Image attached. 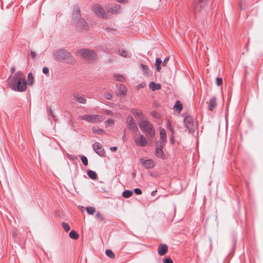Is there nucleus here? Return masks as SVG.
<instances>
[{
	"label": "nucleus",
	"instance_id": "6e6d98bb",
	"mask_svg": "<svg viewBox=\"0 0 263 263\" xmlns=\"http://www.w3.org/2000/svg\"><path fill=\"white\" fill-rule=\"evenodd\" d=\"M156 114H157V113H156V111H152V112H151V115H152L153 117H155V118H157V117H156Z\"/></svg>",
	"mask_w": 263,
	"mask_h": 263
},
{
	"label": "nucleus",
	"instance_id": "0e129e2a",
	"mask_svg": "<svg viewBox=\"0 0 263 263\" xmlns=\"http://www.w3.org/2000/svg\"><path fill=\"white\" fill-rule=\"evenodd\" d=\"M33 55H34V58H35V53H34H34H33Z\"/></svg>",
	"mask_w": 263,
	"mask_h": 263
},
{
	"label": "nucleus",
	"instance_id": "e433bc0d",
	"mask_svg": "<svg viewBox=\"0 0 263 263\" xmlns=\"http://www.w3.org/2000/svg\"><path fill=\"white\" fill-rule=\"evenodd\" d=\"M165 144H162V143H161V142H160V143L157 144V145H156V147L155 151H157V150H163V145H165Z\"/></svg>",
	"mask_w": 263,
	"mask_h": 263
},
{
	"label": "nucleus",
	"instance_id": "bf43d9fd",
	"mask_svg": "<svg viewBox=\"0 0 263 263\" xmlns=\"http://www.w3.org/2000/svg\"><path fill=\"white\" fill-rule=\"evenodd\" d=\"M238 4H239V7H240V8L241 9H244L245 8V7H242V3H239Z\"/></svg>",
	"mask_w": 263,
	"mask_h": 263
},
{
	"label": "nucleus",
	"instance_id": "69168bd1",
	"mask_svg": "<svg viewBox=\"0 0 263 263\" xmlns=\"http://www.w3.org/2000/svg\"><path fill=\"white\" fill-rule=\"evenodd\" d=\"M245 70L246 71V69H247V66H245Z\"/></svg>",
	"mask_w": 263,
	"mask_h": 263
},
{
	"label": "nucleus",
	"instance_id": "f3484780",
	"mask_svg": "<svg viewBox=\"0 0 263 263\" xmlns=\"http://www.w3.org/2000/svg\"><path fill=\"white\" fill-rule=\"evenodd\" d=\"M217 105L216 98L213 97L209 101L208 109L210 111H213V109L216 107Z\"/></svg>",
	"mask_w": 263,
	"mask_h": 263
},
{
	"label": "nucleus",
	"instance_id": "6ab92c4d",
	"mask_svg": "<svg viewBox=\"0 0 263 263\" xmlns=\"http://www.w3.org/2000/svg\"><path fill=\"white\" fill-rule=\"evenodd\" d=\"M73 97L76 99V100L80 103L85 104L86 102V99L85 98L80 96L77 93H74L73 94Z\"/></svg>",
	"mask_w": 263,
	"mask_h": 263
},
{
	"label": "nucleus",
	"instance_id": "72a5a7b5",
	"mask_svg": "<svg viewBox=\"0 0 263 263\" xmlns=\"http://www.w3.org/2000/svg\"><path fill=\"white\" fill-rule=\"evenodd\" d=\"M114 77L116 81L119 82H123L124 78V77L121 74H116L114 76Z\"/></svg>",
	"mask_w": 263,
	"mask_h": 263
},
{
	"label": "nucleus",
	"instance_id": "c756f323",
	"mask_svg": "<svg viewBox=\"0 0 263 263\" xmlns=\"http://www.w3.org/2000/svg\"><path fill=\"white\" fill-rule=\"evenodd\" d=\"M118 89L120 91V94L122 95H125L126 93V89L124 85L120 84L118 87Z\"/></svg>",
	"mask_w": 263,
	"mask_h": 263
},
{
	"label": "nucleus",
	"instance_id": "f257e3e1",
	"mask_svg": "<svg viewBox=\"0 0 263 263\" xmlns=\"http://www.w3.org/2000/svg\"><path fill=\"white\" fill-rule=\"evenodd\" d=\"M9 87L14 91L22 92L27 88L25 76L21 71H18L8 79Z\"/></svg>",
	"mask_w": 263,
	"mask_h": 263
},
{
	"label": "nucleus",
	"instance_id": "7c9ffc66",
	"mask_svg": "<svg viewBox=\"0 0 263 263\" xmlns=\"http://www.w3.org/2000/svg\"><path fill=\"white\" fill-rule=\"evenodd\" d=\"M105 254L108 257H109L111 259H114L115 258V255L111 250H109V249L106 250Z\"/></svg>",
	"mask_w": 263,
	"mask_h": 263
},
{
	"label": "nucleus",
	"instance_id": "cd10ccee",
	"mask_svg": "<svg viewBox=\"0 0 263 263\" xmlns=\"http://www.w3.org/2000/svg\"><path fill=\"white\" fill-rule=\"evenodd\" d=\"M92 130L93 133L99 135H102L105 133L104 130H103L102 129L96 127H92Z\"/></svg>",
	"mask_w": 263,
	"mask_h": 263
},
{
	"label": "nucleus",
	"instance_id": "9d476101",
	"mask_svg": "<svg viewBox=\"0 0 263 263\" xmlns=\"http://www.w3.org/2000/svg\"><path fill=\"white\" fill-rule=\"evenodd\" d=\"M93 149L94 151L100 156H105V151L102 144L99 142H96L93 144Z\"/></svg>",
	"mask_w": 263,
	"mask_h": 263
},
{
	"label": "nucleus",
	"instance_id": "6e6552de",
	"mask_svg": "<svg viewBox=\"0 0 263 263\" xmlns=\"http://www.w3.org/2000/svg\"><path fill=\"white\" fill-rule=\"evenodd\" d=\"M126 122L127 127L130 130L134 133H136L138 131L137 125L132 116L129 115L127 117Z\"/></svg>",
	"mask_w": 263,
	"mask_h": 263
},
{
	"label": "nucleus",
	"instance_id": "f704fd0d",
	"mask_svg": "<svg viewBox=\"0 0 263 263\" xmlns=\"http://www.w3.org/2000/svg\"><path fill=\"white\" fill-rule=\"evenodd\" d=\"M96 217L100 221H103L104 220V218L103 215H102V214L99 211H97L96 212Z\"/></svg>",
	"mask_w": 263,
	"mask_h": 263
},
{
	"label": "nucleus",
	"instance_id": "423d86ee",
	"mask_svg": "<svg viewBox=\"0 0 263 263\" xmlns=\"http://www.w3.org/2000/svg\"><path fill=\"white\" fill-rule=\"evenodd\" d=\"M183 123L185 128L188 130L190 134L195 133L194 122L193 118L191 116H187L184 118Z\"/></svg>",
	"mask_w": 263,
	"mask_h": 263
},
{
	"label": "nucleus",
	"instance_id": "f03ea898",
	"mask_svg": "<svg viewBox=\"0 0 263 263\" xmlns=\"http://www.w3.org/2000/svg\"><path fill=\"white\" fill-rule=\"evenodd\" d=\"M72 22L79 31H87L89 29V27L88 23L81 17V10L77 5H74L73 7Z\"/></svg>",
	"mask_w": 263,
	"mask_h": 263
},
{
	"label": "nucleus",
	"instance_id": "680f3d73",
	"mask_svg": "<svg viewBox=\"0 0 263 263\" xmlns=\"http://www.w3.org/2000/svg\"><path fill=\"white\" fill-rule=\"evenodd\" d=\"M30 56L31 57V58H33V51H30Z\"/></svg>",
	"mask_w": 263,
	"mask_h": 263
},
{
	"label": "nucleus",
	"instance_id": "4c0bfd02",
	"mask_svg": "<svg viewBox=\"0 0 263 263\" xmlns=\"http://www.w3.org/2000/svg\"><path fill=\"white\" fill-rule=\"evenodd\" d=\"M216 84L218 86H220L222 84V79L220 77H217L216 80Z\"/></svg>",
	"mask_w": 263,
	"mask_h": 263
},
{
	"label": "nucleus",
	"instance_id": "a211bd4d",
	"mask_svg": "<svg viewBox=\"0 0 263 263\" xmlns=\"http://www.w3.org/2000/svg\"><path fill=\"white\" fill-rule=\"evenodd\" d=\"M160 136L161 143H162V144H166L167 141V137L166 131L164 128H161L160 130Z\"/></svg>",
	"mask_w": 263,
	"mask_h": 263
},
{
	"label": "nucleus",
	"instance_id": "4d7b16f0",
	"mask_svg": "<svg viewBox=\"0 0 263 263\" xmlns=\"http://www.w3.org/2000/svg\"><path fill=\"white\" fill-rule=\"evenodd\" d=\"M157 193V191L156 190H155V191H153L152 193H151V195L152 196H154L156 195Z\"/></svg>",
	"mask_w": 263,
	"mask_h": 263
},
{
	"label": "nucleus",
	"instance_id": "58836bf2",
	"mask_svg": "<svg viewBox=\"0 0 263 263\" xmlns=\"http://www.w3.org/2000/svg\"><path fill=\"white\" fill-rule=\"evenodd\" d=\"M141 67L142 68V70L144 72H145L146 73H147L148 72V67L147 65H144V64H141Z\"/></svg>",
	"mask_w": 263,
	"mask_h": 263
},
{
	"label": "nucleus",
	"instance_id": "e2e57ef3",
	"mask_svg": "<svg viewBox=\"0 0 263 263\" xmlns=\"http://www.w3.org/2000/svg\"><path fill=\"white\" fill-rule=\"evenodd\" d=\"M236 241H235L234 242V248H235V246H236Z\"/></svg>",
	"mask_w": 263,
	"mask_h": 263
},
{
	"label": "nucleus",
	"instance_id": "2f4dec72",
	"mask_svg": "<svg viewBox=\"0 0 263 263\" xmlns=\"http://www.w3.org/2000/svg\"><path fill=\"white\" fill-rule=\"evenodd\" d=\"M87 213L89 215H93L96 212V209L93 206H87L86 209Z\"/></svg>",
	"mask_w": 263,
	"mask_h": 263
},
{
	"label": "nucleus",
	"instance_id": "49530a36",
	"mask_svg": "<svg viewBox=\"0 0 263 263\" xmlns=\"http://www.w3.org/2000/svg\"><path fill=\"white\" fill-rule=\"evenodd\" d=\"M169 57H166L164 60H163V62H162V66H165L166 65L168 61H169Z\"/></svg>",
	"mask_w": 263,
	"mask_h": 263
},
{
	"label": "nucleus",
	"instance_id": "3c124183",
	"mask_svg": "<svg viewBox=\"0 0 263 263\" xmlns=\"http://www.w3.org/2000/svg\"><path fill=\"white\" fill-rule=\"evenodd\" d=\"M126 131L125 129H124L123 130V136L122 137V140L123 142H125L126 141Z\"/></svg>",
	"mask_w": 263,
	"mask_h": 263
},
{
	"label": "nucleus",
	"instance_id": "c9c22d12",
	"mask_svg": "<svg viewBox=\"0 0 263 263\" xmlns=\"http://www.w3.org/2000/svg\"><path fill=\"white\" fill-rule=\"evenodd\" d=\"M81 159L82 163H83V164L85 166H86L88 165V159L85 156H84V155L81 156Z\"/></svg>",
	"mask_w": 263,
	"mask_h": 263
},
{
	"label": "nucleus",
	"instance_id": "13d9d810",
	"mask_svg": "<svg viewBox=\"0 0 263 263\" xmlns=\"http://www.w3.org/2000/svg\"><path fill=\"white\" fill-rule=\"evenodd\" d=\"M151 176L154 177H157V175L155 173H151Z\"/></svg>",
	"mask_w": 263,
	"mask_h": 263
},
{
	"label": "nucleus",
	"instance_id": "4468645a",
	"mask_svg": "<svg viewBox=\"0 0 263 263\" xmlns=\"http://www.w3.org/2000/svg\"><path fill=\"white\" fill-rule=\"evenodd\" d=\"M168 251L167 246L164 243H161L158 248V253L160 256L164 255Z\"/></svg>",
	"mask_w": 263,
	"mask_h": 263
},
{
	"label": "nucleus",
	"instance_id": "9b49d317",
	"mask_svg": "<svg viewBox=\"0 0 263 263\" xmlns=\"http://www.w3.org/2000/svg\"><path fill=\"white\" fill-rule=\"evenodd\" d=\"M92 11L98 16L104 18L105 16L104 9L99 4H96L92 7Z\"/></svg>",
	"mask_w": 263,
	"mask_h": 263
},
{
	"label": "nucleus",
	"instance_id": "393cba45",
	"mask_svg": "<svg viewBox=\"0 0 263 263\" xmlns=\"http://www.w3.org/2000/svg\"><path fill=\"white\" fill-rule=\"evenodd\" d=\"M155 155L161 159H165V156L163 150L155 151Z\"/></svg>",
	"mask_w": 263,
	"mask_h": 263
},
{
	"label": "nucleus",
	"instance_id": "aec40b11",
	"mask_svg": "<svg viewBox=\"0 0 263 263\" xmlns=\"http://www.w3.org/2000/svg\"><path fill=\"white\" fill-rule=\"evenodd\" d=\"M149 87L152 89V90L155 91L161 88V85L159 83L151 82L149 84Z\"/></svg>",
	"mask_w": 263,
	"mask_h": 263
},
{
	"label": "nucleus",
	"instance_id": "412c9836",
	"mask_svg": "<svg viewBox=\"0 0 263 263\" xmlns=\"http://www.w3.org/2000/svg\"><path fill=\"white\" fill-rule=\"evenodd\" d=\"M183 108L182 104L179 100L176 101L174 106V109H175L178 113H180Z\"/></svg>",
	"mask_w": 263,
	"mask_h": 263
},
{
	"label": "nucleus",
	"instance_id": "ddd939ff",
	"mask_svg": "<svg viewBox=\"0 0 263 263\" xmlns=\"http://www.w3.org/2000/svg\"><path fill=\"white\" fill-rule=\"evenodd\" d=\"M135 143L140 145L141 147H144L147 144V141L145 137V136L143 135L140 136L139 138H136L135 139Z\"/></svg>",
	"mask_w": 263,
	"mask_h": 263
},
{
	"label": "nucleus",
	"instance_id": "b1692460",
	"mask_svg": "<svg viewBox=\"0 0 263 263\" xmlns=\"http://www.w3.org/2000/svg\"><path fill=\"white\" fill-rule=\"evenodd\" d=\"M87 173L88 177L93 180H95L98 178L97 173L93 171L88 170L87 171Z\"/></svg>",
	"mask_w": 263,
	"mask_h": 263
},
{
	"label": "nucleus",
	"instance_id": "79ce46f5",
	"mask_svg": "<svg viewBox=\"0 0 263 263\" xmlns=\"http://www.w3.org/2000/svg\"><path fill=\"white\" fill-rule=\"evenodd\" d=\"M28 78L29 79V83L32 84L33 83V74L31 72L28 73Z\"/></svg>",
	"mask_w": 263,
	"mask_h": 263
},
{
	"label": "nucleus",
	"instance_id": "8fccbe9b",
	"mask_svg": "<svg viewBox=\"0 0 263 263\" xmlns=\"http://www.w3.org/2000/svg\"><path fill=\"white\" fill-rule=\"evenodd\" d=\"M170 142H171L172 144H174V143H175V136H174V135H171Z\"/></svg>",
	"mask_w": 263,
	"mask_h": 263
},
{
	"label": "nucleus",
	"instance_id": "603ef678",
	"mask_svg": "<svg viewBox=\"0 0 263 263\" xmlns=\"http://www.w3.org/2000/svg\"><path fill=\"white\" fill-rule=\"evenodd\" d=\"M110 149L112 152H115L117 151V147L116 146L110 147Z\"/></svg>",
	"mask_w": 263,
	"mask_h": 263
},
{
	"label": "nucleus",
	"instance_id": "7ed1b4c3",
	"mask_svg": "<svg viewBox=\"0 0 263 263\" xmlns=\"http://www.w3.org/2000/svg\"><path fill=\"white\" fill-rule=\"evenodd\" d=\"M54 58L60 62L69 64H74L76 61L74 57L71 53L63 49L57 50L54 53Z\"/></svg>",
	"mask_w": 263,
	"mask_h": 263
},
{
	"label": "nucleus",
	"instance_id": "a18cd8bd",
	"mask_svg": "<svg viewBox=\"0 0 263 263\" xmlns=\"http://www.w3.org/2000/svg\"><path fill=\"white\" fill-rule=\"evenodd\" d=\"M163 263H173V261L170 258H165L163 259Z\"/></svg>",
	"mask_w": 263,
	"mask_h": 263
},
{
	"label": "nucleus",
	"instance_id": "a19ab883",
	"mask_svg": "<svg viewBox=\"0 0 263 263\" xmlns=\"http://www.w3.org/2000/svg\"><path fill=\"white\" fill-rule=\"evenodd\" d=\"M68 158L70 160H72V161L78 160V158L76 155H69L68 156Z\"/></svg>",
	"mask_w": 263,
	"mask_h": 263
},
{
	"label": "nucleus",
	"instance_id": "de8ad7c7",
	"mask_svg": "<svg viewBox=\"0 0 263 263\" xmlns=\"http://www.w3.org/2000/svg\"><path fill=\"white\" fill-rule=\"evenodd\" d=\"M49 69L48 67H44L43 68V72L44 73V74H48L49 73Z\"/></svg>",
	"mask_w": 263,
	"mask_h": 263
},
{
	"label": "nucleus",
	"instance_id": "37998d69",
	"mask_svg": "<svg viewBox=\"0 0 263 263\" xmlns=\"http://www.w3.org/2000/svg\"><path fill=\"white\" fill-rule=\"evenodd\" d=\"M104 97L107 100H111L112 99V95L109 92L105 93Z\"/></svg>",
	"mask_w": 263,
	"mask_h": 263
},
{
	"label": "nucleus",
	"instance_id": "5701e85b",
	"mask_svg": "<svg viewBox=\"0 0 263 263\" xmlns=\"http://www.w3.org/2000/svg\"><path fill=\"white\" fill-rule=\"evenodd\" d=\"M133 194V192L131 190H125L122 193V196L125 198H128L130 197Z\"/></svg>",
	"mask_w": 263,
	"mask_h": 263
},
{
	"label": "nucleus",
	"instance_id": "864d4df0",
	"mask_svg": "<svg viewBox=\"0 0 263 263\" xmlns=\"http://www.w3.org/2000/svg\"><path fill=\"white\" fill-rule=\"evenodd\" d=\"M120 3H126L127 2V0H115Z\"/></svg>",
	"mask_w": 263,
	"mask_h": 263
},
{
	"label": "nucleus",
	"instance_id": "1a4fd4ad",
	"mask_svg": "<svg viewBox=\"0 0 263 263\" xmlns=\"http://www.w3.org/2000/svg\"><path fill=\"white\" fill-rule=\"evenodd\" d=\"M209 0H197L194 4L195 13L200 12L207 5Z\"/></svg>",
	"mask_w": 263,
	"mask_h": 263
},
{
	"label": "nucleus",
	"instance_id": "5fc2aeb1",
	"mask_svg": "<svg viewBox=\"0 0 263 263\" xmlns=\"http://www.w3.org/2000/svg\"><path fill=\"white\" fill-rule=\"evenodd\" d=\"M10 72H11V74L14 73V71H15V68H14V67H11V68H10Z\"/></svg>",
	"mask_w": 263,
	"mask_h": 263
},
{
	"label": "nucleus",
	"instance_id": "39448f33",
	"mask_svg": "<svg viewBox=\"0 0 263 263\" xmlns=\"http://www.w3.org/2000/svg\"><path fill=\"white\" fill-rule=\"evenodd\" d=\"M78 53L79 54L82 58L86 60L93 61L97 58V54L92 50L83 48L78 51Z\"/></svg>",
	"mask_w": 263,
	"mask_h": 263
},
{
	"label": "nucleus",
	"instance_id": "a878e982",
	"mask_svg": "<svg viewBox=\"0 0 263 263\" xmlns=\"http://www.w3.org/2000/svg\"><path fill=\"white\" fill-rule=\"evenodd\" d=\"M69 236L70 238L73 239H77L79 238V234L76 231L74 230H71L70 232Z\"/></svg>",
	"mask_w": 263,
	"mask_h": 263
},
{
	"label": "nucleus",
	"instance_id": "c03bdc74",
	"mask_svg": "<svg viewBox=\"0 0 263 263\" xmlns=\"http://www.w3.org/2000/svg\"><path fill=\"white\" fill-rule=\"evenodd\" d=\"M134 192L136 195H140L142 193L141 190L139 188H135L134 190Z\"/></svg>",
	"mask_w": 263,
	"mask_h": 263
},
{
	"label": "nucleus",
	"instance_id": "ea45409f",
	"mask_svg": "<svg viewBox=\"0 0 263 263\" xmlns=\"http://www.w3.org/2000/svg\"><path fill=\"white\" fill-rule=\"evenodd\" d=\"M114 124V121L112 119H109L107 120L105 122V126L106 127L109 126V125H112Z\"/></svg>",
	"mask_w": 263,
	"mask_h": 263
},
{
	"label": "nucleus",
	"instance_id": "09e8293b",
	"mask_svg": "<svg viewBox=\"0 0 263 263\" xmlns=\"http://www.w3.org/2000/svg\"><path fill=\"white\" fill-rule=\"evenodd\" d=\"M127 52H126V51H125L124 50H123L122 51L121 53H120V55L122 57H123L124 58L127 57Z\"/></svg>",
	"mask_w": 263,
	"mask_h": 263
},
{
	"label": "nucleus",
	"instance_id": "f8f14e48",
	"mask_svg": "<svg viewBox=\"0 0 263 263\" xmlns=\"http://www.w3.org/2000/svg\"><path fill=\"white\" fill-rule=\"evenodd\" d=\"M140 162L146 169L152 168L155 166L154 161L151 159L145 160L144 158H140Z\"/></svg>",
	"mask_w": 263,
	"mask_h": 263
},
{
	"label": "nucleus",
	"instance_id": "052dcab7",
	"mask_svg": "<svg viewBox=\"0 0 263 263\" xmlns=\"http://www.w3.org/2000/svg\"><path fill=\"white\" fill-rule=\"evenodd\" d=\"M12 235L14 237H15L16 236V232L15 231H13Z\"/></svg>",
	"mask_w": 263,
	"mask_h": 263
},
{
	"label": "nucleus",
	"instance_id": "c85d7f7f",
	"mask_svg": "<svg viewBox=\"0 0 263 263\" xmlns=\"http://www.w3.org/2000/svg\"><path fill=\"white\" fill-rule=\"evenodd\" d=\"M48 116L49 120H55V117L53 114V111L50 108L47 109Z\"/></svg>",
	"mask_w": 263,
	"mask_h": 263
},
{
	"label": "nucleus",
	"instance_id": "bb28decb",
	"mask_svg": "<svg viewBox=\"0 0 263 263\" xmlns=\"http://www.w3.org/2000/svg\"><path fill=\"white\" fill-rule=\"evenodd\" d=\"M162 64V60L160 58H157L156 59L155 65L156 66V70L159 71L161 69V64Z\"/></svg>",
	"mask_w": 263,
	"mask_h": 263
},
{
	"label": "nucleus",
	"instance_id": "2eb2a0df",
	"mask_svg": "<svg viewBox=\"0 0 263 263\" xmlns=\"http://www.w3.org/2000/svg\"><path fill=\"white\" fill-rule=\"evenodd\" d=\"M120 9V5L117 4H115L114 6L108 7L107 8L108 12L114 14H118Z\"/></svg>",
	"mask_w": 263,
	"mask_h": 263
},
{
	"label": "nucleus",
	"instance_id": "0eeeda50",
	"mask_svg": "<svg viewBox=\"0 0 263 263\" xmlns=\"http://www.w3.org/2000/svg\"><path fill=\"white\" fill-rule=\"evenodd\" d=\"M79 118L81 120H84L89 122H97L101 121L102 116L98 115L79 116Z\"/></svg>",
	"mask_w": 263,
	"mask_h": 263
},
{
	"label": "nucleus",
	"instance_id": "4be33fe9",
	"mask_svg": "<svg viewBox=\"0 0 263 263\" xmlns=\"http://www.w3.org/2000/svg\"><path fill=\"white\" fill-rule=\"evenodd\" d=\"M166 128L169 130L171 133V135H175V130L173 128V125H172V123L171 121L168 120L167 121L166 125Z\"/></svg>",
	"mask_w": 263,
	"mask_h": 263
},
{
	"label": "nucleus",
	"instance_id": "20e7f679",
	"mask_svg": "<svg viewBox=\"0 0 263 263\" xmlns=\"http://www.w3.org/2000/svg\"><path fill=\"white\" fill-rule=\"evenodd\" d=\"M139 127L143 132H146V135L153 138L155 135V131L153 125L148 120H143L138 123Z\"/></svg>",
	"mask_w": 263,
	"mask_h": 263
},
{
	"label": "nucleus",
	"instance_id": "473e14b6",
	"mask_svg": "<svg viewBox=\"0 0 263 263\" xmlns=\"http://www.w3.org/2000/svg\"><path fill=\"white\" fill-rule=\"evenodd\" d=\"M62 226L66 232H68L70 229V226L67 223L63 222L62 223Z\"/></svg>",
	"mask_w": 263,
	"mask_h": 263
},
{
	"label": "nucleus",
	"instance_id": "dca6fc26",
	"mask_svg": "<svg viewBox=\"0 0 263 263\" xmlns=\"http://www.w3.org/2000/svg\"><path fill=\"white\" fill-rule=\"evenodd\" d=\"M130 112L133 114L135 118H140L141 119L145 118L143 112L136 108H132L130 110Z\"/></svg>",
	"mask_w": 263,
	"mask_h": 263
}]
</instances>
